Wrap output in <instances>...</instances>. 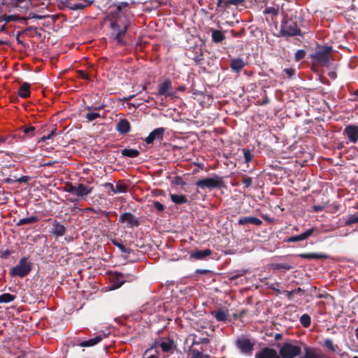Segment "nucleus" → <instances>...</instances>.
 I'll return each mask as SVG.
<instances>
[{
  "label": "nucleus",
  "mask_w": 358,
  "mask_h": 358,
  "mask_svg": "<svg viewBox=\"0 0 358 358\" xmlns=\"http://www.w3.org/2000/svg\"><path fill=\"white\" fill-rule=\"evenodd\" d=\"M203 60V55L201 49H199V54H196V55L194 57V61L196 65H200Z\"/></svg>",
  "instance_id": "46"
},
{
  "label": "nucleus",
  "mask_w": 358,
  "mask_h": 358,
  "mask_svg": "<svg viewBox=\"0 0 358 358\" xmlns=\"http://www.w3.org/2000/svg\"><path fill=\"white\" fill-rule=\"evenodd\" d=\"M246 62L243 58L235 57L230 59V67L233 72L238 73L243 69Z\"/></svg>",
  "instance_id": "17"
},
{
  "label": "nucleus",
  "mask_w": 358,
  "mask_h": 358,
  "mask_svg": "<svg viewBox=\"0 0 358 358\" xmlns=\"http://www.w3.org/2000/svg\"><path fill=\"white\" fill-rule=\"evenodd\" d=\"M103 186L106 189H110L114 194L115 185H113L112 183L106 182L103 185Z\"/></svg>",
  "instance_id": "60"
},
{
  "label": "nucleus",
  "mask_w": 358,
  "mask_h": 358,
  "mask_svg": "<svg viewBox=\"0 0 358 358\" xmlns=\"http://www.w3.org/2000/svg\"><path fill=\"white\" fill-rule=\"evenodd\" d=\"M159 347L164 353H173L177 348V344L172 338L160 337L159 338Z\"/></svg>",
  "instance_id": "9"
},
{
  "label": "nucleus",
  "mask_w": 358,
  "mask_h": 358,
  "mask_svg": "<svg viewBox=\"0 0 358 358\" xmlns=\"http://www.w3.org/2000/svg\"><path fill=\"white\" fill-rule=\"evenodd\" d=\"M5 182L8 184H13L14 182H17V180H15V176H13V178L9 177L5 179Z\"/></svg>",
  "instance_id": "63"
},
{
  "label": "nucleus",
  "mask_w": 358,
  "mask_h": 358,
  "mask_svg": "<svg viewBox=\"0 0 358 358\" xmlns=\"http://www.w3.org/2000/svg\"><path fill=\"white\" fill-rule=\"evenodd\" d=\"M211 315L214 316L218 322L226 321L229 316L228 310L222 308H219L217 310L212 311Z\"/></svg>",
  "instance_id": "22"
},
{
  "label": "nucleus",
  "mask_w": 358,
  "mask_h": 358,
  "mask_svg": "<svg viewBox=\"0 0 358 358\" xmlns=\"http://www.w3.org/2000/svg\"><path fill=\"white\" fill-rule=\"evenodd\" d=\"M324 345L326 348H327L331 351H332V352L336 351V348L334 344V342L331 339H326L324 341Z\"/></svg>",
  "instance_id": "47"
},
{
  "label": "nucleus",
  "mask_w": 358,
  "mask_h": 358,
  "mask_svg": "<svg viewBox=\"0 0 358 358\" xmlns=\"http://www.w3.org/2000/svg\"><path fill=\"white\" fill-rule=\"evenodd\" d=\"M90 3L88 1L87 3H75L71 8L73 10H83L84 9L87 5H90Z\"/></svg>",
  "instance_id": "49"
},
{
  "label": "nucleus",
  "mask_w": 358,
  "mask_h": 358,
  "mask_svg": "<svg viewBox=\"0 0 358 358\" xmlns=\"http://www.w3.org/2000/svg\"><path fill=\"white\" fill-rule=\"evenodd\" d=\"M314 231H315V229L314 228H311V229H309L306 230V231H304L303 233H302L301 234L302 236L303 239L306 240L308 237L312 236V234H313Z\"/></svg>",
  "instance_id": "52"
},
{
  "label": "nucleus",
  "mask_w": 358,
  "mask_h": 358,
  "mask_svg": "<svg viewBox=\"0 0 358 358\" xmlns=\"http://www.w3.org/2000/svg\"><path fill=\"white\" fill-rule=\"evenodd\" d=\"M92 188L85 185L83 183H78L76 186V195L79 197H83L90 194L92 192Z\"/></svg>",
  "instance_id": "23"
},
{
  "label": "nucleus",
  "mask_w": 358,
  "mask_h": 358,
  "mask_svg": "<svg viewBox=\"0 0 358 358\" xmlns=\"http://www.w3.org/2000/svg\"><path fill=\"white\" fill-rule=\"evenodd\" d=\"M129 275H125L120 272H115L111 277V284L113 289L120 288L126 281Z\"/></svg>",
  "instance_id": "14"
},
{
  "label": "nucleus",
  "mask_w": 358,
  "mask_h": 358,
  "mask_svg": "<svg viewBox=\"0 0 358 358\" xmlns=\"http://www.w3.org/2000/svg\"><path fill=\"white\" fill-rule=\"evenodd\" d=\"M165 129L163 127H159L151 131L149 135L145 138V142L147 144H151L155 141H161L164 138Z\"/></svg>",
  "instance_id": "10"
},
{
  "label": "nucleus",
  "mask_w": 358,
  "mask_h": 358,
  "mask_svg": "<svg viewBox=\"0 0 358 358\" xmlns=\"http://www.w3.org/2000/svg\"><path fill=\"white\" fill-rule=\"evenodd\" d=\"M225 39V36L222 31L213 30L212 32V41L214 43H219L222 42Z\"/></svg>",
  "instance_id": "30"
},
{
  "label": "nucleus",
  "mask_w": 358,
  "mask_h": 358,
  "mask_svg": "<svg viewBox=\"0 0 358 358\" xmlns=\"http://www.w3.org/2000/svg\"><path fill=\"white\" fill-rule=\"evenodd\" d=\"M349 141L352 143H356L358 141V127L354 124L347 125L343 131Z\"/></svg>",
  "instance_id": "12"
},
{
  "label": "nucleus",
  "mask_w": 358,
  "mask_h": 358,
  "mask_svg": "<svg viewBox=\"0 0 358 358\" xmlns=\"http://www.w3.org/2000/svg\"><path fill=\"white\" fill-rule=\"evenodd\" d=\"M128 185H126L123 180H118L115 185L114 194L125 193L128 191Z\"/></svg>",
  "instance_id": "32"
},
{
  "label": "nucleus",
  "mask_w": 358,
  "mask_h": 358,
  "mask_svg": "<svg viewBox=\"0 0 358 358\" xmlns=\"http://www.w3.org/2000/svg\"><path fill=\"white\" fill-rule=\"evenodd\" d=\"M238 224L241 226L246 225L248 224L260 226L262 224V221L255 217H242L239 218Z\"/></svg>",
  "instance_id": "18"
},
{
  "label": "nucleus",
  "mask_w": 358,
  "mask_h": 358,
  "mask_svg": "<svg viewBox=\"0 0 358 358\" xmlns=\"http://www.w3.org/2000/svg\"><path fill=\"white\" fill-rule=\"evenodd\" d=\"M159 345V339L158 340H156L153 343L152 345L150 346V348L147 349L145 352H144V355H146L150 350H152V349L155 348L157 346Z\"/></svg>",
  "instance_id": "59"
},
{
  "label": "nucleus",
  "mask_w": 358,
  "mask_h": 358,
  "mask_svg": "<svg viewBox=\"0 0 358 358\" xmlns=\"http://www.w3.org/2000/svg\"><path fill=\"white\" fill-rule=\"evenodd\" d=\"M301 353V348L291 343L285 342L279 349V356L281 358H294Z\"/></svg>",
  "instance_id": "6"
},
{
  "label": "nucleus",
  "mask_w": 358,
  "mask_h": 358,
  "mask_svg": "<svg viewBox=\"0 0 358 358\" xmlns=\"http://www.w3.org/2000/svg\"><path fill=\"white\" fill-rule=\"evenodd\" d=\"M324 208V207L323 206L314 205L313 206V210L314 212H320V211L323 210Z\"/></svg>",
  "instance_id": "61"
},
{
  "label": "nucleus",
  "mask_w": 358,
  "mask_h": 358,
  "mask_svg": "<svg viewBox=\"0 0 358 358\" xmlns=\"http://www.w3.org/2000/svg\"><path fill=\"white\" fill-rule=\"evenodd\" d=\"M52 221V234L57 238L63 236L66 232V229L64 225L62 224L57 220H52L51 219L47 220V222Z\"/></svg>",
  "instance_id": "11"
},
{
  "label": "nucleus",
  "mask_w": 358,
  "mask_h": 358,
  "mask_svg": "<svg viewBox=\"0 0 358 358\" xmlns=\"http://www.w3.org/2000/svg\"><path fill=\"white\" fill-rule=\"evenodd\" d=\"M272 268L273 270H285L289 271L292 268V266L286 263H278L272 264Z\"/></svg>",
  "instance_id": "35"
},
{
  "label": "nucleus",
  "mask_w": 358,
  "mask_h": 358,
  "mask_svg": "<svg viewBox=\"0 0 358 358\" xmlns=\"http://www.w3.org/2000/svg\"><path fill=\"white\" fill-rule=\"evenodd\" d=\"M24 134L27 135L29 138H31L34 136L35 127L33 126H24L20 128Z\"/></svg>",
  "instance_id": "37"
},
{
  "label": "nucleus",
  "mask_w": 358,
  "mask_h": 358,
  "mask_svg": "<svg viewBox=\"0 0 358 358\" xmlns=\"http://www.w3.org/2000/svg\"><path fill=\"white\" fill-rule=\"evenodd\" d=\"M121 154L124 157L134 158V157H138L139 155L140 152L136 149L124 148V149L122 150Z\"/></svg>",
  "instance_id": "31"
},
{
  "label": "nucleus",
  "mask_w": 358,
  "mask_h": 358,
  "mask_svg": "<svg viewBox=\"0 0 358 358\" xmlns=\"http://www.w3.org/2000/svg\"><path fill=\"white\" fill-rule=\"evenodd\" d=\"M64 191L76 195V186L73 185L71 182H66L64 186Z\"/></svg>",
  "instance_id": "40"
},
{
  "label": "nucleus",
  "mask_w": 358,
  "mask_h": 358,
  "mask_svg": "<svg viewBox=\"0 0 358 358\" xmlns=\"http://www.w3.org/2000/svg\"><path fill=\"white\" fill-rule=\"evenodd\" d=\"M120 11V6H117L115 10L110 13L108 17L110 20V27L112 30V35L114 36L113 39L116 41L117 43L124 45L125 42L123 38L127 31L128 26L125 24L122 28L120 27L117 20Z\"/></svg>",
  "instance_id": "2"
},
{
  "label": "nucleus",
  "mask_w": 358,
  "mask_h": 358,
  "mask_svg": "<svg viewBox=\"0 0 358 358\" xmlns=\"http://www.w3.org/2000/svg\"><path fill=\"white\" fill-rule=\"evenodd\" d=\"M299 256L306 259H327L329 258L328 255L317 253H301Z\"/></svg>",
  "instance_id": "24"
},
{
  "label": "nucleus",
  "mask_w": 358,
  "mask_h": 358,
  "mask_svg": "<svg viewBox=\"0 0 358 358\" xmlns=\"http://www.w3.org/2000/svg\"><path fill=\"white\" fill-rule=\"evenodd\" d=\"M30 84L28 83H24L18 90V95L24 99L30 96Z\"/></svg>",
  "instance_id": "26"
},
{
  "label": "nucleus",
  "mask_w": 358,
  "mask_h": 358,
  "mask_svg": "<svg viewBox=\"0 0 358 358\" xmlns=\"http://www.w3.org/2000/svg\"><path fill=\"white\" fill-rule=\"evenodd\" d=\"M303 241L301 234L291 236L287 239L288 243H294V242H298V241Z\"/></svg>",
  "instance_id": "50"
},
{
  "label": "nucleus",
  "mask_w": 358,
  "mask_h": 358,
  "mask_svg": "<svg viewBox=\"0 0 358 358\" xmlns=\"http://www.w3.org/2000/svg\"><path fill=\"white\" fill-rule=\"evenodd\" d=\"M118 222L125 224L124 228L134 229L141 225V220L140 217H137L130 212H125L120 215Z\"/></svg>",
  "instance_id": "7"
},
{
  "label": "nucleus",
  "mask_w": 358,
  "mask_h": 358,
  "mask_svg": "<svg viewBox=\"0 0 358 358\" xmlns=\"http://www.w3.org/2000/svg\"><path fill=\"white\" fill-rule=\"evenodd\" d=\"M283 71L288 76L289 78H292L295 73L296 70L293 68L285 69Z\"/></svg>",
  "instance_id": "54"
},
{
  "label": "nucleus",
  "mask_w": 358,
  "mask_h": 358,
  "mask_svg": "<svg viewBox=\"0 0 358 358\" xmlns=\"http://www.w3.org/2000/svg\"><path fill=\"white\" fill-rule=\"evenodd\" d=\"M306 56V51L304 50H298L294 54V60L299 62L303 59Z\"/></svg>",
  "instance_id": "43"
},
{
  "label": "nucleus",
  "mask_w": 358,
  "mask_h": 358,
  "mask_svg": "<svg viewBox=\"0 0 358 358\" xmlns=\"http://www.w3.org/2000/svg\"><path fill=\"white\" fill-rule=\"evenodd\" d=\"M100 211H101V213L106 217V220L108 222H110V220L109 218V215H110V212L102 211L101 210H100Z\"/></svg>",
  "instance_id": "64"
},
{
  "label": "nucleus",
  "mask_w": 358,
  "mask_h": 358,
  "mask_svg": "<svg viewBox=\"0 0 358 358\" xmlns=\"http://www.w3.org/2000/svg\"><path fill=\"white\" fill-rule=\"evenodd\" d=\"M115 129L120 134L124 135L131 131V124L127 119L122 118L117 122Z\"/></svg>",
  "instance_id": "16"
},
{
  "label": "nucleus",
  "mask_w": 358,
  "mask_h": 358,
  "mask_svg": "<svg viewBox=\"0 0 358 358\" xmlns=\"http://www.w3.org/2000/svg\"><path fill=\"white\" fill-rule=\"evenodd\" d=\"M332 47L328 45L317 46L314 53L310 55L309 58L313 64L322 66H328L331 59Z\"/></svg>",
  "instance_id": "3"
},
{
  "label": "nucleus",
  "mask_w": 358,
  "mask_h": 358,
  "mask_svg": "<svg viewBox=\"0 0 358 358\" xmlns=\"http://www.w3.org/2000/svg\"><path fill=\"white\" fill-rule=\"evenodd\" d=\"M299 321L303 327L308 328L310 325L311 318L309 315L303 314L300 317Z\"/></svg>",
  "instance_id": "36"
},
{
  "label": "nucleus",
  "mask_w": 358,
  "mask_h": 358,
  "mask_svg": "<svg viewBox=\"0 0 358 358\" xmlns=\"http://www.w3.org/2000/svg\"><path fill=\"white\" fill-rule=\"evenodd\" d=\"M243 152L245 162L249 164L252 160L253 155L249 149H243Z\"/></svg>",
  "instance_id": "39"
},
{
  "label": "nucleus",
  "mask_w": 358,
  "mask_h": 358,
  "mask_svg": "<svg viewBox=\"0 0 358 358\" xmlns=\"http://www.w3.org/2000/svg\"><path fill=\"white\" fill-rule=\"evenodd\" d=\"M203 355L202 352H199L197 350H194L192 354V358H202Z\"/></svg>",
  "instance_id": "57"
},
{
  "label": "nucleus",
  "mask_w": 358,
  "mask_h": 358,
  "mask_svg": "<svg viewBox=\"0 0 358 358\" xmlns=\"http://www.w3.org/2000/svg\"><path fill=\"white\" fill-rule=\"evenodd\" d=\"M32 270V263L28 261V257H22L18 264L12 267L9 271L10 277L23 278L28 275Z\"/></svg>",
  "instance_id": "4"
},
{
  "label": "nucleus",
  "mask_w": 358,
  "mask_h": 358,
  "mask_svg": "<svg viewBox=\"0 0 358 358\" xmlns=\"http://www.w3.org/2000/svg\"><path fill=\"white\" fill-rule=\"evenodd\" d=\"M16 296L10 293H4L0 295V303H7L14 301Z\"/></svg>",
  "instance_id": "33"
},
{
  "label": "nucleus",
  "mask_w": 358,
  "mask_h": 358,
  "mask_svg": "<svg viewBox=\"0 0 358 358\" xmlns=\"http://www.w3.org/2000/svg\"><path fill=\"white\" fill-rule=\"evenodd\" d=\"M0 358H20L11 353L8 348H3L0 350Z\"/></svg>",
  "instance_id": "34"
},
{
  "label": "nucleus",
  "mask_w": 358,
  "mask_h": 358,
  "mask_svg": "<svg viewBox=\"0 0 358 358\" xmlns=\"http://www.w3.org/2000/svg\"><path fill=\"white\" fill-rule=\"evenodd\" d=\"M39 221V218L36 215H31L29 217L20 219L17 223L16 225L17 227L22 226L24 224H29L38 222Z\"/></svg>",
  "instance_id": "27"
},
{
  "label": "nucleus",
  "mask_w": 358,
  "mask_h": 358,
  "mask_svg": "<svg viewBox=\"0 0 358 358\" xmlns=\"http://www.w3.org/2000/svg\"><path fill=\"white\" fill-rule=\"evenodd\" d=\"M25 18L24 17H20L18 15H6V22H17V21H20L21 20H24Z\"/></svg>",
  "instance_id": "44"
},
{
  "label": "nucleus",
  "mask_w": 358,
  "mask_h": 358,
  "mask_svg": "<svg viewBox=\"0 0 358 358\" xmlns=\"http://www.w3.org/2000/svg\"><path fill=\"white\" fill-rule=\"evenodd\" d=\"M358 222V216H356L355 215H350L348 219L345 220L344 222L345 226H350L351 224L354 223Z\"/></svg>",
  "instance_id": "41"
},
{
  "label": "nucleus",
  "mask_w": 358,
  "mask_h": 358,
  "mask_svg": "<svg viewBox=\"0 0 358 358\" xmlns=\"http://www.w3.org/2000/svg\"><path fill=\"white\" fill-rule=\"evenodd\" d=\"M195 185L203 189L206 188L213 189L223 187L224 186V182L222 177L217 174H213L211 178H206L197 180L195 182Z\"/></svg>",
  "instance_id": "5"
},
{
  "label": "nucleus",
  "mask_w": 358,
  "mask_h": 358,
  "mask_svg": "<svg viewBox=\"0 0 358 358\" xmlns=\"http://www.w3.org/2000/svg\"><path fill=\"white\" fill-rule=\"evenodd\" d=\"M171 85L172 83L169 79L165 80L161 85H159L158 94L164 96L171 95V94L168 93V91L171 88Z\"/></svg>",
  "instance_id": "25"
},
{
  "label": "nucleus",
  "mask_w": 358,
  "mask_h": 358,
  "mask_svg": "<svg viewBox=\"0 0 358 358\" xmlns=\"http://www.w3.org/2000/svg\"><path fill=\"white\" fill-rule=\"evenodd\" d=\"M111 242L115 246L119 248L122 253L129 255L131 252H133V250L128 248L125 245H124L120 240L113 239Z\"/></svg>",
  "instance_id": "29"
},
{
  "label": "nucleus",
  "mask_w": 358,
  "mask_h": 358,
  "mask_svg": "<svg viewBox=\"0 0 358 358\" xmlns=\"http://www.w3.org/2000/svg\"><path fill=\"white\" fill-rule=\"evenodd\" d=\"M155 208L159 212L164 210V206L158 201H155L153 203Z\"/></svg>",
  "instance_id": "56"
},
{
  "label": "nucleus",
  "mask_w": 358,
  "mask_h": 358,
  "mask_svg": "<svg viewBox=\"0 0 358 358\" xmlns=\"http://www.w3.org/2000/svg\"><path fill=\"white\" fill-rule=\"evenodd\" d=\"M236 345L242 353L250 355L254 350L255 343L248 338L241 337L236 340Z\"/></svg>",
  "instance_id": "8"
},
{
  "label": "nucleus",
  "mask_w": 358,
  "mask_h": 358,
  "mask_svg": "<svg viewBox=\"0 0 358 358\" xmlns=\"http://www.w3.org/2000/svg\"><path fill=\"white\" fill-rule=\"evenodd\" d=\"M297 21L296 13L290 15H285L280 24V28L278 37L290 38L295 36H303Z\"/></svg>",
  "instance_id": "1"
},
{
  "label": "nucleus",
  "mask_w": 358,
  "mask_h": 358,
  "mask_svg": "<svg viewBox=\"0 0 358 358\" xmlns=\"http://www.w3.org/2000/svg\"><path fill=\"white\" fill-rule=\"evenodd\" d=\"M101 117L100 113H96L95 111L88 112L85 114V118L87 120V122H92L93 120H96V118H99Z\"/></svg>",
  "instance_id": "38"
},
{
  "label": "nucleus",
  "mask_w": 358,
  "mask_h": 358,
  "mask_svg": "<svg viewBox=\"0 0 358 358\" xmlns=\"http://www.w3.org/2000/svg\"><path fill=\"white\" fill-rule=\"evenodd\" d=\"M175 183L178 185H184L185 182L180 177H176L175 179Z\"/></svg>",
  "instance_id": "62"
},
{
  "label": "nucleus",
  "mask_w": 358,
  "mask_h": 358,
  "mask_svg": "<svg viewBox=\"0 0 358 358\" xmlns=\"http://www.w3.org/2000/svg\"><path fill=\"white\" fill-rule=\"evenodd\" d=\"M314 231H315V229L314 228H311V229H309L306 230V231H304L303 233H302L301 234L302 236L303 239L306 240L308 237L312 236V234H313Z\"/></svg>",
  "instance_id": "51"
},
{
  "label": "nucleus",
  "mask_w": 358,
  "mask_h": 358,
  "mask_svg": "<svg viewBox=\"0 0 358 358\" xmlns=\"http://www.w3.org/2000/svg\"><path fill=\"white\" fill-rule=\"evenodd\" d=\"M242 183L244 185L245 188H249L252 183V179L251 177L243 176L242 177Z\"/></svg>",
  "instance_id": "45"
},
{
  "label": "nucleus",
  "mask_w": 358,
  "mask_h": 358,
  "mask_svg": "<svg viewBox=\"0 0 358 358\" xmlns=\"http://www.w3.org/2000/svg\"><path fill=\"white\" fill-rule=\"evenodd\" d=\"M243 0H217V8H220L225 10L231 5L238 6V5L241 4Z\"/></svg>",
  "instance_id": "19"
},
{
  "label": "nucleus",
  "mask_w": 358,
  "mask_h": 358,
  "mask_svg": "<svg viewBox=\"0 0 358 358\" xmlns=\"http://www.w3.org/2000/svg\"><path fill=\"white\" fill-rule=\"evenodd\" d=\"M212 254V250L210 249H205L203 250H196L192 252L189 255L191 259H204L208 256Z\"/></svg>",
  "instance_id": "20"
},
{
  "label": "nucleus",
  "mask_w": 358,
  "mask_h": 358,
  "mask_svg": "<svg viewBox=\"0 0 358 358\" xmlns=\"http://www.w3.org/2000/svg\"><path fill=\"white\" fill-rule=\"evenodd\" d=\"M170 198L172 202L176 204L180 205L188 202L185 195H179L175 194H170Z\"/></svg>",
  "instance_id": "28"
},
{
  "label": "nucleus",
  "mask_w": 358,
  "mask_h": 358,
  "mask_svg": "<svg viewBox=\"0 0 358 358\" xmlns=\"http://www.w3.org/2000/svg\"><path fill=\"white\" fill-rule=\"evenodd\" d=\"M32 1L33 0H3L2 4L28 10Z\"/></svg>",
  "instance_id": "15"
},
{
  "label": "nucleus",
  "mask_w": 358,
  "mask_h": 358,
  "mask_svg": "<svg viewBox=\"0 0 358 358\" xmlns=\"http://www.w3.org/2000/svg\"><path fill=\"white\" fill-rule=\"evenodd\" d=\"M12 253V251L6 250L0 252V258L7 259L8 257Z\"/></svg>",
  "instance_id": "58"
},
{
  "label": "nucleus",
  "mask_w": 358,
  "mask_h": 358,
  "mask_svg": "<svg viewBox=\"0 0 358 358\" xmlns=\"http://www.w3.org/2000/svg\"><path fill=\"white\" fill-rule=\"evenodd\" d=\"M30 178L27 176H22L20 178H17L15 176V180H17V182H24L27 183L29 182Z\"/></svg>",
  "instance_id": "55"
},
{
  "label": "nucleus",
  "mask_w": 358,
  "mask_h": 358,
  "mask_svg": "<svg viewBox=\"0 0 358 358\" xmlns=\"http://www.w3.org/2000/svg\"><path fill=\"white\" fill-rule=\"evenodd\" d=\"M103 336L102 335H98L93 338L80 342V343L78 344V345L82 348L92 347L98 344L99 342H101L103 340Z\"/></svg>",
  "instance_id": "21"
},
{
  "label": "nucleus",
  "mask_w": 358,
  "mask_h": 358,
  "mask_svg": "<svg viewBox=\"0 0 358 358\" xmlns=\"http://www.w3.org/2000/svg\"><path fill=\"white\" fill-rule=\"evenodd\" d=\"M77 74H78V77L81 78V79H83V80H90V79L89 75L87 73H86L83 70L77 71Z\"/></svg>",
  "instance_id": "48"
},
{
  "label": "nucleus",
  "mask_w": 358,
  "mask_h": 358,
  "mask_svg": "<svg viewBox=\"0 0 358 358\" xmlns=\"http://www.w3.org/2000/svg\"><path fill=\"white\" fill-rule=\"evenodd\" d=\"M104 107H105V105L101 104V105L98 106H86L85 109L87 110L89 112H92V111L94 112V111H96V110H101Z\"/></svg>",
  "instance_id": "53"
},
{
  "label": "nucleus",
  "mask_w": 358,
  "mask_h": 358,
  "mask_svg": "<svg viewBox=\"0 0 358 358\" xmlns=\"http://www.w3.org/2000/svg\"><path fill=\"white\" fill-rule=\"evenodd\" d=\"M255 358H281L278 352L268 347L263 348L259 352L255 354Z\"/></svg>",
  "instance_id": "13"
},
{
  "label": "nucleus",
  "mask_w": 358,
  "mask_h": 358,
  "mask_svg": "<svg viewBox=\"0 0 358 358\" xmlns=\"http://www.w3.org/2000/svg\"><path fill=\"white\" fill-rule=\"evenodd\" d=\"M279 12L278 8L275 7H266L264 10L265 14H271L273 16H277Z\"/></svg>",
  "instance_id": "42"
}]
</instances>
